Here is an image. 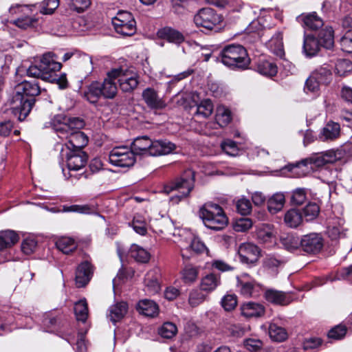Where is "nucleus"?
Returning <instances> with one entry per match:
<instances>
[{
  "mask_svg": "<svg viewBox=\"0 0 352 352\" xmlns=\"http://www.w3.org/2000/svg\"><path fill=\"white\" fill-rule=\"evenodd\" d=\"M321 43L318 39L312 35L305 36L303 50L307 56L316 55L320 50Z\"/></svg>",
  "mask_w": 352,
  "mask_h": 352,
  "instance_id": "2f4dec72",
  "label": "nucleus"
},
{
  "mask_svg": "<svg viewBox=\"0 0 352 352\" xmlns=\"http://www.w3.org/2000/svg\"><path fill=\"white\" fill-rule=\"evenodd\" d=\"M223 65L233 69H245L250 63V59L245 47L241 45H228L220 53Z\"/></svg>",
  "mask_w": 352,
  "mask_h": 352,
  "instance_id": "0eeeda50",
  "label": "nucleus"
},
{
  "mask_svg": "<svg viewBox=\"0 0 352 352\" xmlns=\"http://www.w3.org/2000/svg\"><path fill=\"white\" fill-rule=\"evenodd\" d=\"M237 287L240 293L245 297H256L262 289L261 285L250 279L248 274H242L237 279Z\"/></svg>",
  "mask_w": 352,
  "mask_h": 352,
  "instance_id": "f8f14e48",
  "label": "nucleus"
},
{
  "mask_svg": "<svg viewBox=\"0 0 352 352\" xmlns=\"http://www.w3.org/2000/svg\"><path fill=\"white\" fill-rule=\"evenodd\" d=\"M195 173L191 169L186 170L179 177H177L163 186L162 191L166 194H169L173 191H178L179 195L173 196L170 198L172 204H179L182 199L189 196L190 192L194 188Z\"/></svg>",
  "mask_w": 352,
  "mask_h": 352,
  "instance_id": "39448f33",
  "label": "nucleus"
},
{
  "mask_svg": "<svg viewBox=\"0 0 352 352\" xmlns=\"http://www.w3.org/2000/svg\"><path fill=\"white\" fill-rule=\"evenodd\" d=\"M58 57L53 52L44 54L38 65H32L27 69V75L30 77L41 78L47 81L52 79V73L60 70V63L57 61Z\"/></svg>",
  "mask_w": 352,
  "mask_h": 352,
  "instance_id": "6e6552de",
  "label": "nucleus"
},
{
  "mask_svg": "<svg viewBox=\"0 0 352 352\" xmlns=\"http://www.w3.org/2000/svg\"><path fill=\"white\" fill-rule=\"evenodd\" d=\"M56 246L63 253L68 254L77 248V243L72 238L63 236L56 241Z\"/></svg>",
  "mask_w": 352,
  "mask_h": 352,
  "instance_id": "4c0bfd02",
  "label": "nucleus"
},
{
  "mask_svg": "<svg viewBox=\"0 0 352 352\" xmlns=\"http://www.w3.org/2000/svg\"><path fill=\"white\" fill-rule=\"evenodd\" d=\"M93 267L90 263L85 261L81 263L76 269V284L81 287L86 285L91 278Z\"/></svg>",
  "mask_w": 352,
  "mask_h": 352,
  "instance_id": "6ab92c4d",
  "label": "nucleus"
},
{
  "mask_svg": "<svg viewBox=\"0 0 352 352\" xmlns=\"http://www.w3.org/2000/svg\"><path fill=\"white\" fill-rule=\"evenodd\" d=\"M268 46L275 55L282 58L285 55L283 33L281 32H277L269 41Z\"/></svg>",
  "mask_w": 352,
  "mask_h": 352,
  "instance_id": "473e14b6",
  "label": "nucleus"
},
{
  "mask_svg": "<svg viewBox=\"0 0 352 352\" xmlns=\"http://www.w3.org/2000/svg\"><path fill=\"white\" fill-rule=\"evenodd\" d=\"M91 5V0H71L69 7L71 10L78 13L85 11Z\"/></svg>",
  "mask_w": 352,
  "mask_h": 352,
  "instance_id": "5fc2aeb1",
  "label": "nucleus"
},
{
  "mask_svg": "<svg viewBox=\"0 0 352 352\" xmlns=\"http://www.w3.org/2000/svg\"><path fill=\"white\" fill-rule=\"evenodd\" d=\"M320 212L319 206L315 203L308 204L302 210L303 214L307 221L315 219Z\"/></svg>",
  "mask_w": 352,
  "mask_h": 352,
  "instance_id": "49530a36",
  "label": "nucleus"
},
{
  "mask_svg": "<svg viewBox=\"0 0 352 352\" xmlns=\"http://www.w3.org/2000/svg\"><path fill=\"white\" fill-rule=\"evenodd\" d=\"M320 84H322V82L317 78L311 75L305 82V91L307 93L317 94L319 91Z\"/></svg>",
  "mask_w": 352,
  "mask_h": 352,
  "instance_id": "6e6d98bb",
  "label": "nucleus"
},
{
  "mask_svg": "<svg viewBox=\"0 0 352 352\" xmlns=\"http://www.w3.org/2000/svg\"><path fill=\"white\" fill-rule=\"evenodd\" d=\"M222 150L228 155L236 156L238 154V148L235 142L226 140L221 143Z\"/></svg>",
  "mask_w": 352,
  "mask_h": 352,
  "instance_id": "e2e57ef3",
  "label": "nucleus"
},
{
  "mask_svg": "<svg viewBox=\"0 0 352 352\" xmlns=\"http://www.w3.org/2000/svg\"><path fill=\"white\" fill-rule=\"evenodd\" d=\"M213 112V104L209 99L202 100L196 107V111L194 113L195 117L207 118Z\"/></svg>",
  "mask_w": 352,
  "mask_h": 352,
  "instance_id": "58836bf2",
  "label": "nucleus"
},
{
  "mask_svg": "<svg viewBox=\"0 0 352 352\" xmlns=\"http://www.w3.org/2000/svg\"><path fill=\"white\" fill-rule=\"evenodd\" d=\"M199 270L191 265L186 266L182 270V278L185 283H190L196 280L198 276Z\"/></svg>",
  "mask_w": 352,
  "mask_h": 352,
  "instance_id": "de8ad7c7",
  "label": "nucleus"
},
{
  "mask_svg": "<svg viewBox=\"0 0 352 352\" xmlns=\"http://www.w3.org/2000/svg\"><path fill=\"white\" fill-rule=\"evenodd\" d=\"M341 153L329 150L324 153L315 154L309 158L291 166L290 170L298 177H303L314 168H319L327 164H333L340 159Z\"/></svg>",
  "mask_w": 352,
  "mask_h": 352,
  "instance_id": "20e7f679",
  "label": "nucleus"
},
{
  "mask_svg": "<svg viewBox=\"0 0 352 352\" xmlns=\"http://www.w3.org/2000/svg\"><path fill=\"white\" fill-rule=\"evenodd\" d=\"M323 245V238L318 233L313 232L304 235L300 240L302 249L307 253L316 254L319 252Z\"/></svg>",
  "mask_w": 352,
  "mask_h": 352,
  "instance_id": "2eb2a0df",
  "label": "nucleus"
},
{
  "mask_svg": "<svg viewBox=\"0 0 352 352\" xmlns=\"http://www.w3.org/2000/svg\"><path fill=\"white\" fill-rule=\"evenodd\" d=\"M110 78H118V82L121 90L124 92H131L138 85L136 74L129 76L121 69H115L109 72Z\"/></svg>",
  "mask_w": 352,
  "mask_h": 352,
  "instance_id": "ddd939ff",
  "label": "nucleus"
},
{
  "mask_svg": "<svg viewBox=\"0 0 352 352\" xmlns=\"http://www.w3.org/2000/svg\"><path fill=\"white\" fill-rule=\"evenodd\" d=\"M352 71V62L347 59L338 60L335 65V72L340 76H344Z\"/></svg>",
  "mask_w": 352,
  "mask_h": 352,
  "instance_id": "a18cd8bd",
  "label": "nucleus"
},
{
  "mask_svg": "<svg viewBox=\"0 0 352 352\" xmlns=\"http://www.w3.org/2000/svg\"><path fill=\"white\" fill-rule=\"evenodd\" d=\"M307 199V192L305 188H297L293 191L291 201L292 204L301 205Z\"/></svg>",
  "mask_w": 352,
  "mask_h": 352,
  "instance_id": "bf43d9fd",
  "label": "nucleus"
},
{
  "mask_svg": "<svg viewBox=\"0 0 352 352\" xmlns=\"http://www.w3.org/2000/svg\"><path fill=\"white\" fill-rule=\"evenodd\" d=\"M129 255L137 262L143 263L148 262L151 257L150 253L146 250L136 244H133L131 246Z\"/></svg>",
  "mask_w": 352,
  "mask_h": 352,
  "instance_id": "e433bc0d",
  "label": "nucleus"
},
{
  "mask_svg": "<svg viewBox=\"0 0 352 352\" xmlns=\"http://www.w3.org/2000/svg\"><path fill=\"white\" fill-rule=\"evenodd\" d=\"M203 292L195 289L190 293L188 302L192 307H197L206 300V296Z\"/></svg>",
  "mask_w": 352,
  "mask_h": 352,
  "instance_id": "864d4df0",
  "label": "nucleus"
},
{
  "mask_svg": "<svg viewBox=\"0 0 352 352\" xmlns=\"http://www.w3.org/2000/svg\"><path fill=\"white\" fill-rule=\"evenodd\" d=\"M302 221V215L298 210L290 209L285 214L284 217V222L287 227L296 228Z\"/></svg>",
  "mask_w": 352,
  "mask_h": 352,
  "instance_id": "f704fd0d",
  "label": "nucleus"
},
{
  "mask_svg": "<svg viewBox=\"0 0 352 352\" xmlns=\"http://www.w3.org/2000/svg\"><path fill=\"white\" fill-rule=\"evenodd\" d=\"M40 94L41 87L36 80H24L16 86L10 102L12 113L20 121L30 113L36 101L34 97Z\"/></svg>",
  "mask_w": 352,
  "mask_h": 352,
  "instance_id": "f03ea898",
  "label": "nucleus"
},
{
  "mask_svg": "<svg viewBox=\"0 0 352 352\" xmlns=\"http://www.w3.org/2000/svg\"><path fill=\"white\" fill-rule=\"evenodd\" d=\"M267 204L269 212L271 214H276L284 207L285 195L283 192H276L269 198Z\"/></svg>",
  "mask_w": 352,
  "mask_h": 352,
  "instance_id": "cd10ccee",
  "label": "nucleus"
},
{
  "mask_svg": "<svg viewBox=\"0 0 352 352\" xmlns=\"http://www.w3.org/2000/svg\"><path fill=\"white\" fill-rule=\"evenodd\" d=\"M340 46L342 51L352 53V36L351 32H346L340 40Z\"/></svg>",
  "mask_w": 352,
  "mask_h": 352,
  "instance_id": "774afa93",
  "label": "nucleus"
},
{
  "mask_svg": "<svg viewBox=\"0 0 352 352\" xmlns=\"http://www.w3.org/2000/svg\"><path fill=\"white\" fill-rule=\"evenodd\" d=\"M283 263V259L274 255H267L263 260V266L272 271H276Z\"/></svg>",
  "mask_w": 352,
  "mask_h": 352,
  "instance_id": "3c124183",
  "label": "nucleus"
},
{
  "mask_svg": "<svg viewBox=\"0 0 352 352\" xmlns=\"http://www.w3.org/2000/svg\"><path fill=\"white\" fill-rule=\"evenodd\" d=\"M221 284V275L214 272L209 273L204 276L200 283L201 291L211 292Z\"/></svg>",
  "mask_w": 352,
  "mask_h": 352,
  "instance_id": "393cba45",
  "label": "nucleus"
},
{
  "mask_svg": "<svg viewBox=\"0 0 352 352\" xmlns=\"http://www.w3.org/2000/svg\"><path fill=\"white\" fill-rule=\"evenodd\" d=\"M188 249L195 254H201L207 250L205 244L198 237H194L191 240L190 244L186 248V250Z\"/></svg>",
  "mask_w": 352,
  "mask_h": 352,
  "instance_id": "0e129e2a",
  "label": "nucleus"
},
{
  "mask_svg": "<svg viewBox=\"0 0 352 352\" xmlns=\"http://www.w3.org/2000/svg\"><path fill=\"white\" fill-rule=\"evenodd\" d=\"M52 127L60 139H65L66 148L71 150H82L88 143L87 136L80 131L84 122L78 118H70L63 115L56 116L52 122Z\"/></svg>",
  "mask_w": 352,
  "mask_h": 352,
  "instance_id": "f257e3e1",
  "label": "nucleus"
},
{
  "mask_svg": "<svg viewBox=\"0 0 352 352\" xmlns=\"http://www.w3.org/2000/svg\"><path fill=\"white\" fill-rule=\"evenodd\" d=\"M112 24L117 33L123 36H132L136 32V22L131 13L120 11L112 19Z\"/></svg>",
  "mask_w": 352,
  "mask_h": 352,
  "instance_id": "9b49d317",
  "label": "nucleus"
},
{
  "mask_svg": "<svg viewBox=\"0 0 352 352\" xmlns=\"http://www.w3.org/2000/svg\"><path fill=\"white\" fill-rule=\"evenodd\" d=\"M157 35L160 38L177 45L182 43L185 40V36L183 33L169 26H166L158 30Z\"/></svg>",
  "mask_w": 352,
  "mask_h": 352,
  "instance_id": "a211bd4d",
  "label": "nucleus"
},
{
  "mask_svg": "<svg viewBox=\"0 0 352 352\" xmlns=\"http://www.w3.org/2000/svg\"><path fill=\"white\" fill-rule=\"evenodd\" d=\"M241 314L246 318L260 317L265 313L264 307L258 303L249 302L241 307Z\"/></svg>",
  "mask_w": 352,
  "mask_h": 352,
  "instance_id": "bb28decb",
  "label": "nucleus"
},
{
  "mask_svg": "<svg viewBox=\"0 0 352 352\" xmlns=\"http://www.w3.org/2000/svg\"><path fill=\"white\" fill-rule=\"evenodd\" d=\"M66 162L69 170H78L87 164L88 156L82 150L67 149Z\"/></svg>",
  "mask_w": 352,
  "mask_h": 352,
  "instance_id": "4468645a",
  "label": "nucleus"
},
{
  "mask_svg": "<svg viewBox=\"0 0 352 352\" xmlns=\"http://www.w3.org/2000/svg\"><path fill=\"white\" fill-rule=\"evenodd\" d=\"M256 235L258 241L262 243H272L275 240L274 229L269 224H263L258 227Z\"/></svg>",
  "mask_w": 352,
  "mask_h": 352,
  "instance_id": "b1692460",
  "label": "nucleus"
},
{
  "mask_svg": "<svg viewBox=\"0 0 352 352\" xmlns=\"http://www.w3.org/2000/svg\"><path fill=\"white\" fill-rule=\"evenodd\" d=\"M19 236L18 234L11 230L0 232V250L12 247L18 242Z\"/></svg>",
  "mask_w": 352,
  "mask_h": 352,
  "instance_id": "c756f323",
  "label": "nucleus"
},
{
  "mask_svg": "<svg viewBox=\"0 0 352 352\" xmlns=\"http://www.w3.org/2000/svg\"><path fill=\"white\" fill-rule=\"evenodd\" d=\"M237 305L236 296L234 294H227L221 300V305L226 311L233 310Z\"/></svg>",
  "mask_w": 352,
  "mask_h": 352,
  "instance_id": "4d7b16f0",
  "label": "nucleus"
},
{
  "mask_svg": "<svg viewBox=\"0 0 352 352\" xmlns=\"http://www.w3.org/2000/svg\"><path fill=\"white\" fill-rule=\"evenodd\" d=\"M257 72L267 76H274L277 73V66L272 62L263 60H260L256 67Z\"/></svg>",
  "mask_w": 352,
  "mask_h": 352,
  "instance_id": "a19ab883",
  "label": "nucleus"
},
{
  "mask_svg": "<svg viewBox=\"0 0 352 352\" xmlns=\"http://www.w3.org/2000/svg\"><path fill=\"white\" fill-rule=\"evenodd\" d=\"M222 21V15L210 8L200 9L194 16V22L197 27H201L208 30L214 29Z\"/></svg>",
  "mask_w": 352,
  "mask_h": 352,
  "instance_id": "1a4fd4ad",
  "label": "nucleus"
},
{
  "mask_svg": "<svg viewBox=\"0 0 352 352\" xmlns=\"http://www.w3.org/2000/svg\"><path fill=\"white\" fill-rule=\"evenodd\" d=\"M265 299L272 303L286 305L291 302V298L287 294L274 289H268L265 293Z\"/></svg>",
  "mask_w": 352,
  "mask_h": 352,
  "instance_id": "a878e982",
  "label": "nucleus"
},
{
  "mask_svg": "<svg viewBox=\"0 0 352 352\" xmlns=\"http://www.w3.org/2000/svg\"><path fill=\"white\" fill-rule=\"evenodd\" d=\"M177 332V328L173 322H164L159 330V333L165 338H173Z\"/></svg>",
  "mask_w": 352,
  "mask_h": 352,
  "instance_id": "8fccbe9b",
  "label": "nucleus"
},
{
  "mask_svg": "<svg viewBox=\"0 0 352 352\" xmlns=\"http://www.w3.org/2000/svg\"><path fill=\"white\" fill-rule=\"evenodd\" d=\"M199 217L207 228L221 230L228 223V218L223 208L212 202L204 204L199 210Z\"/></svg>",
  "mask_w": 352,
  "mask_h": 352,
  "instance_id": "423d86ee",
  "label": "nucleus"
},
{
  "mask_svg": "<svg viewBox=\"0 0 352 352\" xmlns=\"http://www.w3.org/2000/svg\"><path fill=\"white\" fill-rule=\"evenodd\" d=\"M252 226V221L249 218H240L237 219L234 225L233 228L236 232H245Z\"/></svg>",
  "mask_w": 352,
  "mask_h": 352,
  "instance_id": "13d9d810",
  "label": "nucleus"
},
{
  "mask_svg": "<svg viewBox=\"0 0 352 352\" xmlns=\"http://www.w3.org/2000/svg\"><path fill=\"white\" fill-rule=\"evenodd\" d=\"M346 333V328L344 325H337L332 328L328 333L329 338L340 340L344 337Z\"/></svg>",
  "mask_w": 352,
  "mask_h": 352,
  "instance_id": "69168bd1",
  "label": "nucleus"
},
{
  "mask_svg": "<svg viewBox=\"0 0 352 352\" xmlns=\"http://www.w3.org/2000/svg\"><path fill=\"white\" fill-rule=\"evenodd\" d=\"M312 76L315 78H317L318 80L322 82V84L326 85L331 81V72L329 68L326 67H320V68L316 69V71L312 74Z\"/></svg>",
  "mask_w": 352,
  "mask_h": 352,
  "instance_id": "09e8293b",
  "label": "nucleus"
},
{
  "mask_svg": "<svg viewBox=\"0 0 352 352\" xmlns=\"http://www.w3.org/2000/svg\"><path fill=\"white\" fill-rule=\"evenodd\" d=\"M159 279L160 274L157 269L152 270L146 273L144 278V285L148 293L155 294L160 290Z\"/></svg>",
  "mask_w": 352,
  "mask_h": 352,
  "instance_id": "4be33fe9",
  "label": "nucleus"
},
{
  "mask_svg": "<svg viewBox=\"0 0 352 352\" xmlns=\"http://www.w3.org/2000/svg\"><path fill=\"white\" fill-rule=\"evenodd\" d=\"M137 309L140 314L151 318L157 316L159 313L157 304L155 301L148 299L140 300L137 305Z\"/></svg>",
  "mask_w": 352,
  "mask_h": 352,
  "instance_id": "5701e85b",
  "label": "nucleus"
},
{
  "mask_svg": "<svg viewBox=\"0 0 352 352\" xmlns=\"http://www.w3.org/2000/svg\"><path fill=\"white\" fill-rule=\"evenodd\" d=\"M215 119L217 123L221 127H223L231 121L230 111L224 107H219L217 109Z\"/></svg>",
  "mask_w": 352,
  "mask_h": 352,
  "instance_id": "c03bdc74",
  "label": "nucleus"
},
{
  "mask_svg": "<svg viewBox=\"0 0 352 352\" xmlns=\"http://www.w3.org/2000/svg\"><path fill=\"white\" fill-rule=\"evenodd\" d=\"M102 93L100 82L94 81L87 87V90L84 92V97L90 103H96L102 97Z\"/></svg>",
  "mask_w": 352,
  "mask_h": 352,
  "instance_id": "7c9ffc66",
  "label": "nucleus"
},
{
  "mask_svg": "<svg viewBox=\"0 0 352 352\" xmlns=\"http://www.w3.org/2000/svg\"><path fill=\"white\" fill-rule=\"evenodd\" d=\"M297 19L305 27L312 30H318L324 25L323 19L316 12L302 14Z\"/></svg>",
  "mask_w": 352,
  "mask_h": 352,
  "instance_id": "412c9836",
  "label": "nucleus"
},
{
  "mask_svg": "<svg viewBox=\"0 0 352 352\" xmlns=\"http://www.w3.org/2000/svg\"><path fill=\"white\" fill-rule=\"evenodd\" d=\"M74 312L76 319L85 322L88 316V306L85 299L80 300L75 304Z\"/></svg>",
  "mask_w": 352,
  "mask_h": 352,
  "instance_id": "37998d69",
  "label": "nucleus"
},
{
  "mask_svg": "<svg viewBox=\"0 0 352 352\" xmlns=\"http://www.w3.org/2000/svg\"><path fill=\"white\" fill-rule=\"evenodd\" d=\"M340 135V126L338 122H328L321 129L319 139L322 142L333 141L339 138Z\"/></svg>",
  "mask_w": 352,
  "mask_h": 352,
  "instance_id": "aec40b11",
  "label": "nucleus"
},
{
  "mask_svg": "<svg viewBox=\"0 0 352 352\" xmlns=\"http://www.w3.org/2000/svg\"><path fill=\"white\" fill-rule=\"evenodd\" d=\"M131 148L135 155L160 156L173 153L176 149V145L169 141H153L147 136H142L135 138Z\"/></svg>",
  "mask_w": 352,
  "mask_h": 352,
  "instance_id": "7ed1b4c3",
  "label": "nucleus"
},
{
  "mask_svg": "<svg viewBox=\"0 0 352 352\" xmlns=\"http://www.w3.org/2000/svg\"><path fill=\"white\" fill-rule=\"evenodd\" d=\"M128 305L125 302H118L111 305L109 309V317L111 322L116 323L120 320L126 314Z\"/></svg>",
  "mask_w": 352,
  "mask_h": 352,
  "instance_id": "c85d7f7f",
  "label": "nucleus"
},
{
  "mask_svg": "<svg viewBox=\"0 0 352 352\" xmlns=\"http://www.w3.org/2000/svg\"><path fill=\"white\" fill-rule=\"evenodd\" d=\"M36 245L37 242L35 239L27 238L21 243V250L25 254L30 255L34 252Z\"/></svg>",
  "mask_w": 352,
  "mask_h": 352,
  "instance_id": "680f3d73",
  "label": "nucleus"
},
{
  "mask_svg": "<svg viewBox=\"0 0 352 352\" xmlns=\"http://www.w3.org/2000/svg\"><path fill=\"white\" fill-rule=\"evenodd\" d=\"M269 335L270 338L276 342H282L287 338L286 330L276 324H271L269 327Z\"/></svg>",
  "mask_w": 352,
  "mask_h": 352,
  "instance_id": "79ce46f5",
  "label": "nucleus"
},
{
  "mask_svg": "<svg viewBox=\"0 0 352 352\" xmlns=\"http://www.w3.org/2000/svg\"><path fill=\"white\" fill-rule=\"evenodd\" d=\"M236 208L239 212L241 214L245 215L251 212L252 204L249 199L242 198L237 201Z\"/></svg>",
  "mask_w": 352,
  "mask_h": 352,
  "instance_id": "338daca9",
  "label": "nucleus"
},
{
  "mask_svg": "<svg viewBox=\"0 0 352 352\" xmlns=\"http://www.w3.org/2000/svg\"><path fill=\"white\" fill-rule=\"evenodd\" d=\"M58 6V0H45L41 4V12L45 14H50Z\"/></svg>",
  "mask_w": 352,
  "mask_h": 352,
  "instance_id": "052dcab7",
  "label": "nucleus"
},
{
  "mask_svg": "<svg viewBox=\"0 0 352 352\" xmlns=\"http://www.w3.org/2000/svg\"><path fill=\"white\" fill-rule=\"evenodd\" d=\"M109 162L119 167H131L135 162V155L131 148L120 146L113 148L109 155Z\"/></svg>",
  "mask_w": 352,
  "mask_h": 352,
  "instance_id": "9d476101",
  "label": "nucleus"
},
{
  "mask_svg": "<svg viewBox=\"0 0 352 352\" xmlns=\"http://www.w3.org/2000/svg\"><path fill=\"white\" fill-rule=\"evenodd\" d=\"M238 254L241 262L254 264L260 256V250L252 243H243L239 247Z\"/></svg>",
  "mask_w": 352,
  "mask_h": 352,
  "instance_id": "dca6fc26",
  "label": "nucleus"
},
{
  "mask_svg": "<svg viewBox=\"0 0 352 352\" xmlns=\"http://www.w3.org/2000/svg\"><path fill=\"white\" fill-rule=\"evenodd\" d=\"M281 243L287 250L294 251L300 245V241H299L298 239L294 235L287 234L281 238Z\"/></svg>",
  "mask_w": 352,
  "mask_h": 352,
  "instance_id": "603ef678",
  "label": "nucleus"
},
{
  "mask_svg": "<svg viewBox=\"0 0 352 352\" xmlns=\"http://www.w3.org/2000/svg\"><path fill=\"white\" fill-rule=\"evenodd\" d=\"M116 78H105L102 82H100L101 90L102 91V97L107 99L113 98L117 94V86L114 80Z\"/></svg>",
  "mask_w": 352,
  "mask_h": 352,
  "instance_id": "72a5a7b5",
  "label": "nucleus"
},
{
  "mask_svg": "<svg viewBox=\"0 0 352 352\" xmlns=\"http://www.w3.org/2000/svg\"><path fill=\"white\" fill-rule=\"evenodd\" d=\"M321 45L326 49H331L334 45V34L331 27L327 26L318 34Z\"/></svg>",
  "mask_w": 352,
  "mask_h": 352,
  "instance_id": "c9c22d12",
  "label": "nucleus"
},
{
  "mask_svg": "<svg viewBox=\"0 0 352 352\" xmlns=\"http://www.w3.org/2000/svg\"><path fill=\"white\" fill-rule=\"evenodd\" d=\"M142 97L146 106L152 110H162L166 107L165 100L153 88L148 87L143 90Z\"/></svg>",
  "mask_w": 352,
  "mask_h": 352,
  "instance_id": "f3484780",
  "label": "nucleus"
},
{
  "mask_svg": "<svg viewBox=\"0 0 352 352\" xmlns=\"http://www.w3.org/2000/svg\"><path fill=\"white\" fill-rule=\"evenodd\" d=\"M129 225L133 228L134 231L142 236H144L147 233V222L144 216L140 214H135L131 223Z\"/></svg>",
  "mask_w": 352,
  "mask_h": 352,
  "instance_id": "ea45409f",
  "label": "nucleus"
}]
</instances>
